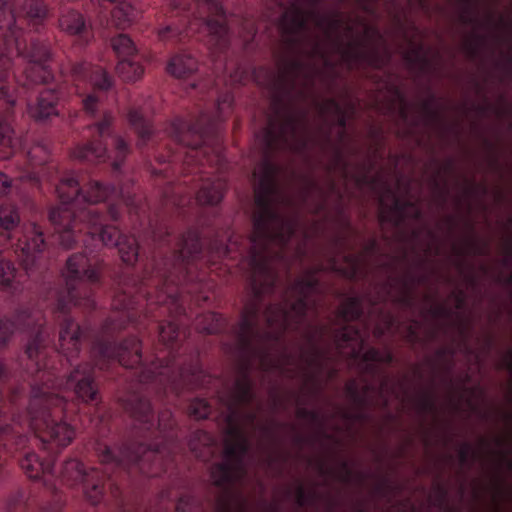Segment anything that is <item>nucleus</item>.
<instances>
[{
    "mask_svg": "<svg viewBox=\"0 0 512 512\" xmlns=\"http://www.w3.org/2000/svg\"><path fill=\"white\" fill-rule=\"evenodd\" d=\"M26 17L31 21L37 22L44 19L47 15V9L42 1L29 0L24 6Z\"/></svg>",
    "mask_w": 512,
    "mask_h": 512,
    "instance_id": "50",
    "label": "nucleus"
},
{
    "mask_svg": "<svg viewBox=\"0 0 512 512\" xmlns=\"http://www.w3.org/2000/svg\"><path fill=\"white\" fill-rule=\"evenodd\" d=\"M297 418L301 420H305L308 422L314 429H316V433L318 436H323L326 438H333L335 442H338L340 435L338 433L328 434L324 431V423L319 412L310 411L306 408H298L296 412Z\"/></svg>",
    "mask_w": 512,
    "mask_h": 512,
    "instance_id": "34",
    "label": "nucleus"
},
{
    "mask_svg": "<svg viewBox=\"0 0 512 512\" xmlns=\"http://www.w3.org/2000/svg\"><path fill=\"white\" fill-rule=\"evenodd\" d=\"M6 29L9 32L7 37H13L15 39V45L18 51H20V42L18 38V30L16 29L15 19L13 14L6 10L0 3V30Z\"/></svg>",
    "mask_w": 512,
    "mask_h": 512,
    "instance_id": "48",
    "label": "nucleus"
},
{
    "mask_svg": "<svg viewBox=\"0 0 512 512\" xmlns=\"http://www.w3.org/2000/svg\"><path fill=\"white\" fill-rule=\"evenodd\" d=\"M176 512H199L197 501L190 496L181 497L176 505Z\"/></svg>",
    "mask_w": 512,
    "mask_h": 512,
    "instance_id": "59",
    "label": "nucleus"
},
{
    "mask_svg": "<svg viewBox=\"0 0 512 512\" xmlns=\"http://www.w3.org/2000/svg\"><path fill=\"white\" fill-rule=\"evenodd\" d=\"M87 220V234L93 239L96 235L105 246H118L123 236L118 229L112 225L104 226L102 216L96 208H86L81 210V219Z\"/></svg>",
    "mask_w": 512,
    "mask_h": 512,
    "instance_id": "18",
    "label": "nucleus"
},
{
    "mask_svg": "<svg viewBox=\"0 0 512 512\" xmlns=\"http://www.w3.org/2000/svg\"><path fill=\"white\" fill-rule=\"evenodd\" d=\"M130 153L128 143L119 135L113 136L112 167L118 170Z\"/></svg>",
    "mask_w": 512,
    "mask_h": 512,
    "instance_id": "45",
    "label": "nucleus"
},
{
    "mask_svg": "<svg viewBox=\"0 0 512 512\" xmlns=\"http://www.w3.org/2000/svg\"><path fill=\"white\" fill-rule=\"evenodd\" d=\"M159 336L164 343H171L178 337V327L174 322H168L167 325H161Z\"/></svg>",
    "mask_w": 512,
    "mask_h": 512,
    "instance_id": "57",
    "label": "nucleus"
},
{
    "mask_svg": "<svg viewBox=\"0 0 512 512\" xmlns=\"http://www.w3.org/2000/svg\"><path fill=\"white\" fill-rule=\"evenodd\" d=\"M480 45L481 38L474 33L465 36L462 42V48L469 57H474L477 54Z\"/></svg>",
    "mask_w": 512,
    "mask_h": 512,
    "instance_id": "56",
    "label": "nucleus"
},
{
    "mask_svg": "<svg viewBox=\"0 0 512 512\" xmlns=\"http://www.w3.org/2000/svg\"><path fill=\"white\" fill-rule=\"evenodd\" d=\"M57 93L52 89H44L40 92L35 105L29 107V113L36 120H44L56 115Z\"/></svg>",
    "mask_w": 512,
    "mask_h": 512,
    "instance_id": "24",
    "label": "nucleus"
},
{
    "mask_svg": "<svg viewBox=\"0 0 512 512\" xmlns=\"http://www.w3.org/2000/svg\"><path fill=\"white\" fill-rule=\"evenodd\" d=\"M378 271L387 276L382 287V295L378 300H391L406 307H413L416 303L415 290L419 285H425L427 275L415 276L406 269L405 257H392L381 263Z\"/></svg>",
    "mask_w": 512,
    "mask_h": 512,
    "instance_id": "6",
    "label": "nucleus"
},
{
    "mask_svg": "<svg viewBox=\"0 0 512 512\" xmlns=\"http://www.w3.org/2000/svg\"><path fill=\"white\" fill-rule=\"evenodd\" d=\"M43 341L42 333L39 330L35 337L28 342L25 350L29 360L35 361L36 377L33 384L45 391H50V387L73 389L76 396L83 402L94 401L97 397V387L94 382L92 366L90 364L78 365L65 381L59 380L52 370L40 368L39 360L43 356Z\"/></svg>",
    "mask_w": 512,
    "mask_h": 512,
    "instance_id": "5",
    "label": "nucleus"
},
{
    "mask_svg": "<svg viewBox=\"0 0 512 512\" xmlns=\"http://www.w3.org/2000/svg\"><path fill=\"white\" fill-rule=\"evenodd\" d=\"M295 498L298 506L313 505L316 501L315 489L310 488L306 491L301 484H298L296 487Z\"/></svg>",
    "mask_w": 512,
    "mask_h": 512,
    "instance_id": "55",
    "label": "nucleus"
},
{
    "mask_svg": "<svg viewBox=\"0 0 512 512\" xmlns=\"http://www.w3.org/2000/svg\"><path fill=\"white\" fill-rule=\"evenodd\" d=\"M118 75L127 82H133L140 79L144 73L143 67L131 59H120L116 66Z\"/></svg>",
    "mask_w": 512,
    "mask_h": 512,
    "instance_id": "38",
    "label": "nucleus"
},
{
    "mask_svg": "<svg viewBox=\"0 0 512 512\" xmlns=\"http://www.w3.org/2000/svg\"><path fill=\"white\" fill-rule=\"evenodd\" d=\"M195 438L203 442L204 447L198 451L196 439H191L189 443L190 449L195 453L196 457L207 460L214 452L212 437L204 431H198L195 433Z\"/></svg>",
    "mask_w": 512,
    "mask_h": 512,
    "instance_id": "43",
    "label": "nucleus"
},
{
    "mask_svg": "<svg viewBox=\"0 0 512 512\" xmlns=\"http://www.w3.org/2000/svg\"><path fill=\"white\" fill-rule=\"evenodd\" d=\"M413 403L420 414H434L436 412L435 398L430 390L417 393L413 398Z\"/></svg>",
    "mask_w": 512,
    "mask_h": 512,
    "instance_id": "44",
    "label": "nucleus"
},
{
    "mask_svg": "<svg viewBox=\"0 0 512 512\" xmlns=\"http://www.w3.org/2000/svg\"><path fill=\"white\" fill-rule=\"evenodd\" d=\"M125 409L141 423H149L153 418L150 402L137 395H132L126 400Z\"/></svg>",
    "mask_w": 512,
    "mask_h": 512,
    "instance_id": "30",
    "label": "nucleus"
},
{
    "mask_svg": "<svg viewBox=\"0 0 512 512\" xmlns=\"http://www.w3.org/2000/svg\"><path fill=\"white\" fill-rule=\"evenodd\" d=\"M81 330L78 323L70 318H66L60 325L59 346L61 351L73 357L80 350Z\"/></svg>",
    "mask_w": 512,
    "mask_h": 512,
    "instance_id": "23",
    "label": "nucleus"
},
{
    "mask_svg": "<svg viewBox=\"0 0 512 512\" xmlns=\"http://www.w3.org/2000/svg\"><path fill=\"white\" fill-rule=\"evenodd\" d=\"M361 300L356 297L344 300L338 310V318L348 322L357 319L361 314Z\"/></svg>",
    "mask_w": 512,
    "mask_h": 512,
    "instance_id": "42",
    "label": "nucleus"
},
{
    "mask_svg": "<svg viewBox=\"0 0 512 512\" xmlns=\"http://www.w3.org/2000/svg\"><path fill=\"white\" fill-rule=\"evenodd\" d=\"M404 46L402 53L404 59L411 65L419 68L422 72H430L433 60L438 59L430 55V52L423 44L422 33L414 26H409L403 31Z\"/></svg>",
    "mask_w": 512,
    "mask_h": 512,
    "instance_id": "15",
    "label": "nucleus"
},
{
    "mask_svg": "<svg viewBox=\"0 0 512 512\" xmlns=\"http://www.w3.org/2000/svg\"><path fill=\"white\" fill-rule=\"evenodd\" d=\"M209 118L207 114L202 113L195 124L190 125L179 121L172 125L171 134L176 141L193 150L202 146L205 136L209 131Z\"/></svg>",
    "mask_w": 512,
    "mask_h": 512,
    "instance_id": "17",
    "label": "nucleus"
},
{
    "mask_svg": "<svg viewBox=\"0 0 512 512\" xmlns=\"http://www.w3.org/2000/svg\"><path fill=\"white\" fill-rule=\"evenodd\" d=\"M56 192L63 204L77 199L81 193L78 181L73 177L63 178L56 187Z\"/></svg>",
    "mask_w": 512,
    "mask_h": 512,
    "instance_id": "35",
    "label": "nucleus"
},
{
    "mask_svg": "<svg viewBox=\"0 0 512 512\" xmlns=\"http://www.w3.org/2000/svg\"><path fill=\"white\" fill-rule=\"evenodd\" d=\"M111 45L120 59H131L137 53V48L133 40L126 34H119L112 38Z\"/></svg>",
    "mask_w": 512,
    "mask_h": 512,
    "instance_id": "37",
    "label": "nucleus"
},
{
    "mask_svg": "<svg viewBox=\"0 0 512 512\" xmlns=\"http://www.w3.org/2000/svg\"><path fill=\"white\" fill-rule=\"evenodd\" d=\"M93 353L97 357L96 365L100 369H104L105 362L111 359H117L126 368H134L141 362V343L135 337L125 340L119 346L98 342L93 348Z\"/></svg>",
    "mask_w": 512,
    "mask_h": 512,
    "instance_id": "12",
    "label": "nucleus"
},
{
    "mask_svg": "<svg viewBox=\"0 0 512 512\" xmlns=\"http://www.w3.org/2000/svg\"><path fill=\"white\" fill-rule=\"evenodd\" d=\"M181 33L182 29L171 25H167L158 30V36L161 40H170L177 38Z\"/></svg>",
    "mask_w": 512,
    "mask_h": 512,
    "instance_id": "63",
    "label": "nucleus"
},
{
    "mask_svg": "<svg viewBox=\"0 0 512 512\" xmlns=\"http://www.w3.org/2000/svg\"><path fill=\"white\" fill-rule=\"evenodd\" d=\"M452 252L456 256L486 255L489 253V242L477 236L471 226L466 235L453 241Z\"/></svg>",
    "mask_w": 512,
    "mask_h": 512,
    "instance_id": "22",
    "label": "nucleus"
},
{
    "mask_svg": "<svg viewBox=\"0 0 512 512\" xmlns=\"http://www.w3.org/2000/svg\"><path fill=\"white\" fill-rule=\"evenodd\" d=\"M61 479L69 486L83 484L85 496L92 504L99 503L103 496V477L96 469L87 471L77 459L64 462Z\"/></svg>",
    "mask_w": 512,
    "mask_h": 512,
    "instance_id": "10",
    "label": "nucleus"
},
{
    "mask_svg": "<svg viewBox=\"0 0 512 512\" xmlns=\"http://www.w3.org/2000/svg\"><path fill=\"white\" fill-rule=\"evenodd\" d=\"M412 241L418 242L419 247L424 252V256H438L441 254V243L438 236L427 227L413 229Z\"/></svg>",
    "mask_w": 512,
    "mask_h": 512,
    "instance_id": "25",
    "label": "nucleus"
},
{
    "mask_svg": "<svg viewBox=\"0 0 512 512\" xmlns=\"http://www.w3.org/2000/svg\"><path fill=\"white\" fill-rule=\"evenodd\" d=\"M394 317L387 313L382 316V323H378L375 327L374 334L377 336L382 335L385 331L390 330L394 325Z\"/></svg>",
    "mask_w": 512,
    "mask_h": 512,
    "instance_id": "62",
    "label": "nucleus"
},
{
    "mask_svg": "<svg viewBox=\"0 0 512 512\" xmlns=\"http://www.w3.org/2000/svg\"><path fill=\"white\" fill-rule=\"evenodd\" d=\"M18 247L21 250V261L27 272L33 270L38 255L46 248L43 232L39 226L32 223L26 231L25 240L19 241Z\"/></svg>",
    "mask_w": 512,
    "mask_h": 512,
    "instance_id": "19",
    "label": "nucleus"
},
{
    "mask_svg": "<svg viewBox=\"0 0 512 512\" xmlns=\"http://www.w3.org/2000/svg\"><path fill=\"white\" fill-rule=\"evenodd\" d=\"M21 468L29 478L39 479L42 475L52 473L53 464L50 460H41L35 453H28L21 460Z\"/></svg>",
    "mask_w": 512,
    "mask_h": 512,
    "instance_id": "28",
    "label": "nucleus"
},
{
    "mask_svg": "<svg viewBox=\"0 0 512 512\" xmlns=\"http://www.w3.org/2000/svg\"><path fill=\"white\" fill-rule=\"evenodd\" d=\"M15 277V268L10 261L0 260V286L9 287Z\"/></svg>",
    "mask_w": 512,
    "mask_h": 512,
    "instance_id": "54",
    "label": "nucleus"
},
{
    "mask_svg": "<svg viewBox=\"0 0 512 512\" xmlns=\"http://www.w3.org/2000/svg\"><path fill=\"white\" fill-rule=\"evenodd\" d=\"M375 106L383 113H397L399 120L406 126L404 136L414 134L418 126L429 129L438 126L442 121L433 97L408 104L396 85H385V90L379 88L375 96Z\"/></svg>",
    "mask_w": 512,
    "mask_h": 512,
    "instance_id": "4",
    "label": "nucleus"
},
{
    "mask_svg": "<svg viewBox=\"0 0 512 512\" xmlns=\"http://www.w3.org/2000/svg\"><path fill=\"white\" fill-rule=\"evenodd\" d=\"M20 216L18 211L12 205H2L0 207V227L9 233L10 230L18 226Z\"/></svg>",
    "mask_w": 512,
    "mask_h": 512,
    "instance_id": "47",
    "label": "nucleus"
},
{
    "mask_svg": "<svg viewBox=\"0 0 512 512\" xmlns=\"http://www.w3.org/2000/svg\"><path fill=\"white\" fill-rule=\"evenodd\" d=\"M420 214L414 202L399 199L386 183L382 184L379 193V221L383 227L391 224L395 233H398L406 221H418Z\"/></svg>",
    "mask_w": 512,
    "mask_h": 512,
    "instance_id": "8",
    "label": "nucleus"
},
{
    "mask_svg": "<svg viewBox=\"0 0 512 512\" xmlns=\"http://www.w3.org/2000/svg\"><path fill=\"white\" fill-rule=\"evenodd\" d=\"M71 72L76 81L87 79L95 89L108 90L112 86L111 78L101 67L89 63H78L72 66Z\"/></svg>",
    "mask_w": 512,
    "mask_h": 512,
    "instance_id": "21",
    "label": "nucleus"
},
{
    "mask_svg": "<svg viewBox=\"0 0 512 512\" xmlns=\"http://www.w3.org/2000/svg\"><path fill=\"white\" fill-rule=\"evenodd\" d=\"M65 405L66 401L59 394L32 385L29 412L32 425L40 431L39 439L43 444L53 443L66 447L74 439L75 431L69 424L51 419V413L62 414Z\"/></svg>",
    "mask_w": 512,
    "mask_h": 512,
    "instance_id": "3",
    "label": "nucleus"
},
{
    "mask_svg": "<svg viewBox=\"0 0 512 512\" xmlns=\"http://www.w3.org/2000/svg\"><path fill=\"white\" fill-rule=\"evenodd\" d=\"M0 146L15 149L20 146V140L15 136L11 125L0 121Z\"/></svg>",
    "mask_w": 512,
    "mask_h": 512,
    "instance_id": "49",
    "label": "nucleus"
},
{
    "mask_svg": "<svg viewBox=\"0 0 512 512\" xmlns=\"http://www.w3.org/2000/svg\"><path fill=\"white\" fill-rule=\"evenodd\" d=\"M132 304V298L126 292L118 293L112 301V307L115 310H129L132 308Z\"/></svg>",
    "mask_w": 512,
    "mask_h": 512,
    "instance_id": "60",
    "label": "nucleus"
},
{
    "mask_svg": "<svg viewBox=\"0 0 512 512\" xmlns=\"http://www.w3.org/2000/svg\"><path fill=\"white\" fill-rule=\"evenodd\" d=\"M118 252L123 262L134 264L138 258V244L131 236H123L118 243Z\"/></svg>",
    "mask_w": 512,
    "mask_h": 512,
    "instance_id": "41",
    "label": "nucleus"
},
{
    "mask_svg": "<svg viewBox=\"0 0 512 512\" xmlns=\"http://www.w3.org/2000/svg\"><path fill=\"white\" fill-rule=\"evenodd\" d=\"M49 219L59 235L60 244L70 249L76 241V232L87 230V220L81 219V211L76 215L69 207H58L49 213Z\"/></svg>",
    "mask_w": 512,
    "mask_h": 512,
    "instance_id": "14",
    "label": "nucleus"
},
{
    "mask_svg": "<svg viewBox=\"0 0 512 512\" xmlns=\"http://www.w3.org/2000/svg\"><path fill=\"white\" fill-rule=\"evenodd\" d=\"M25 57L29 62L43 63L50 58L49 48L40 43H32L30 50L26 53Z\"/></svg>",
    "mask_w": 512,
    "mask_h": 512,
    "instance_id": "52",
    "label": "nucleus"
},
{
    "mask_svg": "<svg viewBox=\"0 0 512 512\" xmlns=\"http://www.w3.org/2000/svg\"><path fill=\"white\" fill-rule=\"evenodd\" d=\"M202 245L199 239V235L196 231L186 232L181 240L179 255L176 263H173V271L168 270L164 274V286L166 291L164 295L158 296V301L161 303H170L177 314L182 312L181 306L178 304V296L174 295L173 290L170 288V284H177L176 280L180 281V275H182L184 269V262L194 259L201 251Z\"/></svg>",
    "mask_w": 512,
    "mask_h": 512,
    "instance_id": "9",
    "label": "nucleus"
},
{
    "mask_svg": "<svg viewBox=\"0 0 512 512\" xmlns=\"http://www.w3.org/2000/svg\"><path fill=\"white\" fill-rule=\"evenodd\" d=\"M225 188V181L220 178L215 181L206 180L197 193V201L201 205H216L222 200Z\"/></svg>",
    "mask_w": 512,
    "mask_h": 512,
    "instance_id": "27",
    "label": "nucleus"
},
{
    "mask_svg": "<svg viewBox=\"0 0 512 512\" xmlns=\"http://www.w3.org/2000/svg\"><path fill=\"white\" fill-rule=\"evenodd\" d=\"M159 459V448L150 449L143 444H140L133 449H131L130 447L124 448L119 451L118 455H115L110 448L105 447L102 453L100 454V461L102 463L108 464L115 462L117 465H128L131 463H135L139 465L140 470L143 473L149 476H156L158 472L146 468V464L148 462H155Z\"/></svg>",
    "mask_w": 512,
    "mask_h": 512,
    "instance_id": "13",
    "label": "nucleus"
},
{
    "mask_svg": "<svg viewBox=\"0 0 512 512\" xmlns=\"http://www.w3.org/2000/svg\"><path fill=\"white\" fill-rule=\"evenodd\" d=\"M158 426L161 430H168L174 426V420L171 411L163 410L159 413Z\"/></svg>",
    "mask_w": 512,
    "mask_h": 512,
    "instance_id": "64",
    "label": "nucleus"
},
{
    "mask_svg": "<svg viewBox=\"0 0 512 512\" xmlns=\"http://www.w3.org/2000/svg\"><path fill=\"white\" fill-rule=\"evenodd\" d=\"M480 396V391L476 389H465L460 393V399L458 401H453L450 399L451 408L454 410L462 409V401L466 402L467 409L474 411L476 409L477 401L473 398L476 396Z\"/></svg>",
    "mask_w": 512,
    "mask_h": 512,
    "instance_id": "51",
    "label": "nucleus"
},
{
    "mask_svg": "<svg viewBox=\"0 0 512 512\" xmlns=\"http://www.w3.org/2000/svg\"><path fill=\"white\" fill-rule=\"evenodd\" d=\"M202 1L207 5V9L210 14L218 17V19L208 17L205 20V26L208 31V45L215 51H222L229 43L223 8L219 0Z\"/></svg>",
    "mask_w": 512,
    "mask_h": 512,
    "instance_id": "16",
    "label": "nucleus"
},
{
    "mask_svg": "<svg viewBox=\"0 0 512 512\" xmlns=\"http://www.w3.org/2000/svg\"><path fill=\"white\" fill-rule=\"evenodd\" d=\"M458 457L460 464H465L467 460L471 457L472 459H477L479 457V451L477 449H473L469 443H462L458 450Z\"/></svg>",
    "mask_w": 512,
    "mask_h": 512,
    "instance_id": "58",
    "label": "nucleus"
},
{
    "mask_svg": "<svg viewBox=\"0 0 512 512\" xmlns=\"http://www.w3.org/2000/svg\"><path fill=\"white\" fill-rule=\"evenodd\" d=\"M24 73L26 78L35 84H45L53 78L51 71L43 63L29 62Z\"/></svg>",
    "mask_w": 512,
    "mask_h": 512,
    "instance_id": "39",
    "label": "nucleus"
},
{
    "mask_svg": "<svg viewBox=\"0 0 512 512\" xmlns=\"http://www.w3.org/2000/svg\"><path fill=\"white\" fill-rule=\"evenodd\" d=\"M59 25L63 31L70 35L82 36L87 32L84 17L77 11H69L59 19Z\"/></svg>",
    "mask_w": 512,
    "mask_h": 512,
    "instance_id": "31",
    "label": "nucleus"
},
{
    "mask_svg": "<svg viewBox=\"0 0 512 512\" xmlns=\"http://www.w3.org/2000/svg\"><path fill=\"white\" fill-rule=\"evenodd\" d=\"M459 20L464 24L476 26L478 16L475 0H458Z\"/></svg>",
    "mask_w": 512,
    "mask_h": 512,
    "instance_id": "46",
    "label": "nucleus"
},
{
    "mask_svg": "<svg viewBox=\"0 0 512 512\" xmlns=\"http://www.w3.org/2000/svg\"><path fill=\"white\" fill-rule=\"evenodd\" d=\"M202 371L197 361L190 365L189 369L180 367L176 374L168 362L164 365V360L157 359L151 364L149 369L141 372L140 382L158 381L160 384L169 383L177 388L178 382L183 386L194 387L200 384Z\"/></svg>",
    "mask_w": 512,
    "mask_h": 512,
    "instance_id": "11",
    "label": "nucleus"
},
{
    "mask_svg": "<svg viewBox=\"0 0 512 512\" xmlns=\"http://www.w3.org/2000/svg\"><path fill=\"white\" fill-rule=\"evenodd\" d=\"M198 69L197 60L189 54H178L168 63V72L177 78H186Z\"/></svg>",
    "mask_w": 512,
    "mask_h": 512,
    "instance_id": "29",
    "label": "nucleus"
},
{
    "mask_svg": "<svg viewBox=\"0 0 512 512\" xmlns=\"http://www.w3.org/2000/svg\"><path fill=\"white\" fill-rule=\"evenodd\" d=\"M188 414L197 420L205 419L210 414V406L206 400L195 399L189 405Z\"/></svg>",
    "mask_w": 512,
    "mask_h": 512,
    "instance_id": "53",
    "label": "nucleus"
},
{
    "mask_svg": "<svg viewBox=\"0 0 512 512\" xmlns=\"http://www.w3.org/2000/svg\"><path fill=\"white\" fill-rule=\"evenodd\" d=\"M465 303V293L454 290L443 303H432V296L425 295L424 306L421 308L422 317L430 319L433 327L428 329L417 321H413L406 337L410 342L429 341L441 333L455 334L460 341H464L470 329L468 316L462 311Z\"/></svg>",
    "mask_w": 512,
    "mask_h": 512,
    "instance_id": "2",
    "label": "nucleus"
},
{
    "mask_svg": "<svg viewBox=\"0 0 512 512\" xmlns=\"http://www.w3.org/2000/svg\"><path fill=\"white\" fill-rule=\"evenodd\" d=\"M223 319L214 312H207L198 316L195 320V327L201 333L213 334L221 330Z\"/></svg>",
    "mask_w": 512,
    "mask_h": 512,
    "instance_id": "36",
    "label": "nucleus"
},
{
    "mask_svg": "<svg viewBox=\"0 0 512 512\" xmlns=\"http://www.w3.org/2000/svg\"><path fill=\"white\" fill-rule=\"evenodd\" d=\"M306 24H278L287 56L277 62V73L268 68L255 70L256 82L271 92V113L264 140L269 151L302 152L317 148L326 159L327 181L321 186L312 179L302 184L297 199L282 196L276 185L277 167L264 160L255 170L259 175L255 188L256 210L251 235V289L253 296L244 305L236 330L235 353L239 358V375L227 399V425H270L257 419L259 410H248L253 398L248 370L259 365L263 370H279L290 378H299L302 389L317 394L324 380L335 370L331 361L338 354L344 358L361 357L363 376L375 379L373 384L346 383V394L357 409L384 402L388 384L380 365L390 363L387 351L371 348L362 354L363 339L353 325L333 331V351L322 349L319 339L326 330L308 335L307 344L297 355L288 354L280 337L288 328L296 329L306 312L320 299L319 280L315 271L299 277L285 292L283 303L270 305L262 312L263 294L272 291L278 264L288 256L287 243L295 231L296 216L288 211L301 204L311 213L325 211L324 219L315 222L306 232L307 238L323 234L329 226L334 231L333 251L325 256L327 263L320 270H332L344 277L364 278L371 272L377 243L370 240L357 255L340 254L350 247L354 236L344 213V197L350 186L377 190L380 175L372 173L373 159L361 165L346 160L356 152V143L345 132L346 120L355 111L351 99L341 104L334 99L318 101L316 91L329 88L341 68L347 70L371 66L380 68L389 59L386 40L369 24H314L316 33L305 35Z\"/></svg>",
    "mask_w": 512,
    "mask_h": 512,
    "instance_id": "1",
    "label": "nucleus"
},
{
    "mask_svg": "<svg viewBox=\"0 0 512 512\" xmlns=\"http://www.w3.org/2000/svg\"><path fill=\"white\" fill-rule=\"evenodd\" d=\"M72 157L91 163L104 162L108 158L106 147L98 141L76 146L72 151Z\"/></svg>",
    "mask_w": 512,
    "mask_h": 512,
    "instance_id": "26",
    "label": "nucleus"
},
{
    "mask_svg": "<svg viewBox=\"0 0 512 512\" xmlns=\"http://www.w3.org/2000/svg\"><path fill=\"white\" fill-rule=\"evenodd\" d=\"M112 191H114L113 187L104 185L97 180L90 181L86 188L81 190L83 200L90 204L105 201Z\"/></svg>",
    "mask_w": 512,
    "mask_h": 512,
    "instance_id": "32",
    "label": "nucleus"
},
{
    "mask_svg": "<svg viewBox=\"0 0 512 512\" xmlns=\"http://www.w3.org/2000/svg\"><path fill=\"white\" fill-rule=\"evenodd\" d=\"M137 17L138 11L127 2H121L112 11V21L120 29L130 26Z\"/></svg>",
    "mask_w": 512,
    "mask_h": 512,
    "instance_id": "33",
    "label": "nucleus"
},
{
    "mask_svg": "<svg viewBox=\"0 0 512 512\" xmlns=\"http://www.w3.org/2000/svg\"><path fill=\"white\" fill-rule=\"evenodd\" d=\"M64 275L69 303L92 307V292L89 285L97 283L100 274L97 268L91 266L88 257L82 253L69 257Z\"/></svg>",
    "mask_w": 512,
    "mask_h": 512,
    "instance_id": "7",
    "label": "nucleus"
},
{
    "mask_svg": "<svg viewBox=\"0 0 512 512\" xmlns=\"http://www.w3.org/2000/svg\"><path fill=\"white\" fill-rule=\"evenodd\" d=\"M128 117L129 122L135 128L136 133L138 134V137L140 139L138 144H145L153 133L151 124L145 121L142 115L136 110L130 111Z\"/></svg>",
    "mask_w": 512,
    "mask_h": 512,
    "instance_id": "40",
    "label": "nucleus"
},
{
    "mask_svg": "<svg viewBox=\"0 0 512 512\" xmlns=\"http://www.w3.org/2000/svg\"><path fill=\"white\" fill-rule=\"evenodd\" d=\"M113 122V117L110 113H105L103 119L95 124L98 135L100 137H105L110 135V126Z\"/></svg>",
    "mask_w": 512,
    "mask_h": 512,
    "instance_id": "61",
    "label": "nucleus"
},
{
    "mask_svg": "<svg viewBox=\"0 0 512 512\" xmlns=\"http://www.w3.org/2000/svg\"><path fill=\"white\" fill-rule=\"evenodd\" d=\"M40 313H33L29 309H20L14 315V320H0V348L6 344L16 329H30L41 327Z\"/></svg>",
    "mask_w": 512,
    "mask_h": 512,
    "instance_id": "20",
    "label": "nucleus"
}]
</instances>
